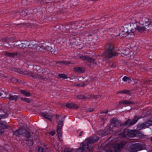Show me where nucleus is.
Listing matches in <instances>:
<instances>
[{"label":"nucleus","mask_w":152,"mask_h":152,"mask_svg":"<svg viewBox=\"0 0 152 152\" xmlns=\"http://www.w3.org/2000/svg\"><path fill=\"white\" fill-rule=\"evenodd\" d=\"M14 134L16 136L24 137L26 143L29 146L33 144V139L36 138L32 132L22 129H19L17 130L14 133Z\"/></svg>","instance_id":"f257e3e1"},{"label":"nucleus","mask_w":152,"mask_h":152,"mask_svg":"<svg viewBox=\"0 0 152 152\" xmlns=\"http://www.w3.org/2000/svg\"><path fill=\"white\" fill-rule=\"evenodd\" d=\"M136 26L133 25L127 24L124 25L120 29V32L116 36H119L121 37H124L127 36L129 38H133L134 37Z\"/></svg>","instance_id":"f03ea898"},{"label":"nucleus","mask_w":152,"mask_h":152,"mask_svg":"<svg viewBox=\"0 0 152 152\" xmlns=\"http://www.w3.org/2000/svg\"><path fill=\"white\" fill-rule=\"evenodd\" d=\"M140 118V117L138 118L137 116H135L134 117L132 120H128L126 121L123 124H120V123L118 120L114 118L111 120L110 124L113 127H117L120 125L119 128H121L123 126H129L134 125Z\"/></svg>","instance_id":"7ed1b4c3"},{"label":"nucleus","mask_w":152,"mask_h":152,"mask_svg":"<svg viewBox=\"0 0 152 152\" xmlns=\"http://www.w3.org/2000/svg\"><path fill=\"white\" fill-rule=\"evenodd\" d=\"M34 68V69L36 70L34 73H33L32 72L30 71L27 72V73L25 74L33 78L39 80L42 79L44 80H48V77L42 75H44V74L41 72L42 70L39 69V67L38 66H36Z\"/></svg>","instance_id":"20e7f679"},{"label":"nucleus","mask_w":152,"mask_h":152,"mask_svg":"<svg viewBox=\"0 0 152 152\" xmlns=\"http://www.w3.org/2000/svg\"><path fill=\"white\" fill-rule=\"evenodd\" d=\"M28 47L27 52L30 54L36 51L37 44L34 41H24L21 42V48H24Z\"/></svg>","instance_id":"39448f33"},{"label":"nucleus","mask_w":152,"mask_h":152,"mask_svg":"<svg viewBox=\"0 0 152 152\" xmlns=\"http://www.w3.org/2000/svg\"><path fill=\"white\" fill-rule=\"evenodd\" d=\"M145 148V146L144 144L135 143L130 145L128 149L130 152H137L144 149Z\"/></svg>","instance_id":"423d86ee"},{"label":"nucleus","mask_w":152,"mask_h":152,"mask_svg":"<svg viewBox=\"0 0 152 152\" xmlns=\"http://www.w3.org/2000/svg\"><path fill=\"white\" fill-rule=\"evenodd\" d=\"M99 138L97 137H94L92 138L89 137L88 139H86L83 142V149L87 150L88 149L89 150H91L92 149V147H88V145H87L86 147H85L84 146L86 144L89 143L90 145L91 144L93 143L94 142H96L99 140Z\"/></svg>","instance_id":"0eeeda50"},{"label":"nucleus","mask_w":152,"mask_h":152,"mask_svg":"<svg viewBox=\"0 0 152 152\" xmlns=\"http://www.w3.org/2000/svg\"><path fill=\"white\" fill-rule=\"evenodd\" d=\"M114 47L113 45H109L106 51L103 54V56H105L107 58H110L113 56H115L117 53L115 52Z\"/></svg>","instance_id":"6e6552de"},{"label":"nucleus","mask_w":152,"mask_h":152,"mask_svg":"<svg viewBox=\"0 0 152 152\" xmlns=\"http://www.w3.org/2000/svg\"><path fill=\"white\" fill-rule=\"evenodd\" d=\"M131 25H133L134 26H136V27L135 28V31L136 30H137L139 32H142L145 31L146 29L150 30L152 27L151 25H140L139 26L137 25L136 24L132 23Z\"/></svg>","instance_id":"1a4fd4ad"},{"label":"nucleus","mask_w":152,"mask_h":152,"mask_svg":"<svg viewBox=\"0 0 152 152\" xmlns=\"http://www.w3.org/2000/svg\"><path fill=\"white\" fill-rule=\"evenodd\" d=\"M151 121H149L146 122L142 123L141 124H138L137 125V130L139 131L143 129H145L148 127L152 125Z\"/></svg>","instance_id":"9d476101"},{"label":"nucleus","mask_w":152,"mask_h":152,"mask_svg":"<svg viewBox=\"0 0 152 152\" xmlns=\"http://www.w3.org/2000/svg\"><path fill=\"white\" fill-rule=\"evenodd\" d=\"M115 133L116 135H118L120 137H126L129 134L128 131L127 129H122L119 131H116Z\"/></svg>","instance_id":"9b49d317"},{"label":"nucleus","mask_w":152,"mask_h":152,"mask_svg":"<svg viewBox=\"0 0 152 152\" xmlns=\"http://www.w3.org/2000/svg\"><path fill=\"white\" fill-rule=\"evenodd\" d=\"M125 144V142L116 143L114 144L113 146V148L115 152H120L121 148Z\"/></svg>","instance_id":"f8f14e48"},{"label":"nucleus","mask_w":152,"mask_h":152,"mask_svg":"<svg viewBox=\"0 0 152 152\" xmlns=\"http://www.w3.org/2000/svg\"><path fill=\"white\" fill-rule=\"evenodd\" d=\"M148 19L146 17L143 18L141 20H139L138 19L136 20V23H139L140 25H151L148 22Z\"/></svg>","instance_id":"ddd939ff"},{"label":"nucleus","mask_w":152,"mask_h":152,"mask_svg":"<svg viewBox=\"0 0 152 152\" xmlns=\"http://www.w3.org/2000/svg\"><path fill=\"white\" fill-rule=\"evenodd\" d=\"M5 97L9 99V100L14 101H16L19 98L18 96L14 94H7Z\"/></svg>","instance_id":"4468645a"},{"label":"nucleus","mask_w":152,"mask_h":152,"mask_svg":"<svg viewBox=\"0 0 152 152\" xmlns=\"http://www.w3.org/2000/svg\"><path fill=\"white\" fill-rule=\"evenodd\" d=\"M80 42V41L78 38L75 37H72L71 39L70 44H73L78 45H79V43Z\"/></svg>","instance_id":"2eb2a0df"},{"label":"nucleus","mask_w":152,"mask_h":152,"mask_svg":"<svg viewBox=\"0 0 152 152\" xmlns=\"http://www.w3.org/2000/svg\"><path fill=\"white\" fill-rule=\"evenodd\" d=\"M4 54L5 56L12 57H14L16 56H20L19 53L18 52L10 53L7 52H5L4 53Z\"/></svg>","instance_id":"dca6fc26"},{"label":"nucleus","mask_w":152,"mask_h":152,"mask_svg":"<svg viewBox=\"0 0 152 152\" xmlns=\"http://www.w3.org/2000/svg\"><path fill=\"white\" fill-rule=\"evenodd\" d=\"M66 106L67 108L69 109H77L78 108L77 105L72 103L66 104Z\"/></svg>","instance_id":"f3484780"},{"label":"nucleus","mask_w":152,"mask_h":152,"mask_svg":"<svg viewBox=\"0 0 152 152\" xmlns=\"http://www.w3.org/2000/svg\"><path fill=\"white\" fill-rule=\"evenodd\" d=\"M85 70V69L82 67H77L74 68L73 69L74 72L80 73L83 72Z\"/></svg>","instance_id":"a211bd4d"},{"label":"nucleus","mask_w":152,"mask_h":152,"mask_svg":"<svg viewBox=\"0 0 152 152\" xmlns=\"http://www.w3.org/2000/svg\"><path fill=\"white\" fill-rule=\"evenodd\" d=\"M15 44L13 42H6L4 44V45L6 47L8 48H12L14 47Z\"/></svg>","instance_id":"6ab92c4d"},{"label":"nucleus","mask_w":152,"mask_h":152,"mask_svg":"<svg viewBox=\"0 0 152 152\" xmlns=\"http://www.w3.org/2000/svg\"><path fill=\"white\" fill-rule=\"evenodd\" d=\"M42 115L45 118L50 121H52V117L50 115H49L47 113H41Z\"/></svg>","instance_id":"aec40b11"},{"label":"nucleus","mask_w":152,"mask_h":152,"mask_svg":"<svg viewBox=\"0 0 152 152\" xmlns=\"http://www.w3.org/2000/svg\"><path fill=\"white\" fill-rule=\"evenodd\" d=\"M134 102L129 100H123L121 101L119 104V105H121L122 104H134Z\"/></svg>","instance_id":"412c9836"},{"label":"nucleus","mask_w":152,"mask_h":152,"mask_svg":"<svg viewBox=\"0 0 152 152\" xmlns=\"http://www.w3.org/2000/svg\"><path fill=\"white\" fill-rule=\"evenodd\" d=\"M121 52L119 54H121L123 56H126L129 54V51L128 50H126L125 49H121Z\"/></svg>","instance_id":"4be33fe9"},{"label":"nucleus","mask_w":152,"mask_h":152,"mask_svg":"<svg viewBox=\"0 0 152 152\" xmlns=\"http://www.w3.org/2000/svg\"><path fill=\"white\" fill-rule=\"evenodd\" d=\"M65 116H64L62 118V121H59L58 122L57 129L61 130L63 126V122L64 121Z\"/></svg>","instance_id":"5701e85b"},{"label":"nucleus","mask_w":152,"mask_h":152,"mask_svg":"<svg viewBox=\"0 0 152 152\" xmlns=\"http://www.w3.org/2000/svg\"><path fill=\"white\" fill-rule=\"evenodd\" d=\"M80 58H82L83 59L85 60L86 59L87 60H88V61H89L91 62L94 63L95 64H96V62L95 61L94 59L91 58H90L89 57H88L86 56H80Z\"/></svg>","instance_id":"b1692460"},{"label":"nucleus","mask_w":152,"mask_h":152,"mask_svg":"<svg viewBox=\"0 0 152 152\" xmlns=\"http://www.w3.org/2000/svg\"><path fill=\"white\" fill-rule=\"evenodd\" d=\"M37 48L36 51L38 50L39 51H43L45 50V46L44 45H38L37 44Z\"/></svg>","instance_id":"393cba45"},{"label":"nucleus","mask_w":152,"mask_h":152,"mask_svg":"<svg viewBox=\"0 0 152 152\" xmlns=\"http://www.w3.org/2000/svg\"><path fill=\"white\" fill-rule=\"evenodd\" d=\"M0 127L3 128H7L8 126H7L6 123L4 121H0Z\"/></svg>","instance_id":"a878e982"},{"label":"nucleus","mask_w":152,"mask_h":152,"mask_svg":"<svg viewBox=\"0 0 152 152\" xmlns=\"http://www.w3.org/2000/svg\"><path fill=\"white\" fill-rule=\"evenodd\" d=\"M20 92L22 94L26 96H29L31 95L30 93L28 91L24 90H20Z\"/></svg>","instance_id":"bb28decb"},{"label":"nucleus","mask_w":152,"mask_h":152,"mask_svg":"<svg viewBox=\"0 0 152 152\" xmlns=\"http://www.w3.org/2000/svg\"><path fill=\"white\" fill-rule=\"evenodd\" d=\"M122 80L128 83H130L132 80V79L126 76L124 77L122 79Z\"/></svg>","instance_id":"cd10ccee"},{"label":"nucleus","mask_w":152,"mask_h":152,"mask_svg":"<svg viewBox=\"0 0 152 152\" xmlns=\"http://www.w3.org/2000/svg\"><path fill=\"white\" fill-rule=\"evenodd\" d=\"M94 96H94V95H88L86 96H85L86 98L85 99H89L90 100H91L93 99V98L94 97Z\"/></svg>","instance_id":"c85d7f7f"},{"label":"nucleus","mask_w":152,"mask_h":152,"mask_svg":"<svg viewBox=\"0 0 152 152\" xmlns=\"http://www.w3.org/2000/svg\"><path fill=\"white\" fill-rule=\"evenodd\" d=\"M20 15L22 17H24L27 15V14L26 11L23 10L20 12Z\"/></svg>","instance_id":"c756f323"},{"label":"nucleus","mask_w":152,"mask_h":152,"mask_svg":"<svg viewBox=\"0 0 152 152\" xmlns=\"http://www.w3.org/2000/svg\"><path fill=\"white\" fill-rule=\"evenodd\" d=\"M57 132L58 133V136L60 139V138H61L62 137L61 130L57 129Z\"/></svg>","instance_id":"7c9ffc66"},{"label":"nucleus","mask_w":152,"mask_h":152,"mask_svg":"<svg viewBox=\"0 0 152 152\" xmlns=\"http://www.w3.org/2000/svg\"><path fill=\"white\" fill-rule=\"evenodd\" d=\"M82 144V149L80 147L77 149L75 152H82L83 150H86L83 149V143Z\"/></svg>","instance_id":"2f4dec72"},{"label":"nucleus","mask_w":152,"mask_h":152,"mask_svg":"<svg viewBox=\"0 0 152 152\" xmlns=\"http://www.w3.org/2000/svg\"><path fill=\"white\" fill-rule=\"evenodd\" d=\"M21 99L22 101H24L28 103H30L31 102V100L22 97Z\"/></svg>","instance_id":"473e14b6"},{"label":"nucleus","mask_w":152,"mask_h":152,"mask_svg":"<svg viewBox=\"0 0 152 152\" xmlns=\"http://www.w3.org/2000/svg\"><path fill=\"white\" fill-rule=\"evenodd\" d=\"M64 151L65 152H74L75 151V150L74 149L66 148L65 149Z\"/></svg>","instance_id":"72a5a7b5"},{"label":"nucleus","mask_w":152,"mask_h":152,"mask_svg":"<svg viewBox=\"0 0 152 152\" xmlns=\"http://www.w3.org/2000/svg\"><path fill=\"white\" fill-rule=\"evenodd\" d=\"M21 41H17L16 42V46H18L19 48H21Z\"/></svg>","instance_id":"f704fd0d"},{"label":"nucleus","mask_w":152,"mask_h":152,"mask_svg":"<svg viewBox=\"0 0 152 152\" xmlns=\"http://www.w3.org/2000/svg\"><path fill=\"white\" fill-rule=\"evenodd\" d=\"M61 63H62L63 64H64L66 65H69L70 64H72L69 61H62L61 62Z\"/></svg>","instance_id":"c9c22d12"},{"label":"nucleus","mask_w":152,"mask_h":152,"mask_svg":"<svg viewBox=\"0 0 152 152\" xmlns=\"http://www.w3.org/2000/svg\"><path fill=\"white\" fill-rule=\"evenodd\" d=\"M38 151L39 152H45L43 148L42 147H40L38 148Z\"/></svg>","instance_id":"e433bc0d"},{"label":"nucleus","mask_w":152,"mask_h":152,"mask_svg":"<svg viewBox=\"0 0 152 152\" xmlns=\"http://www.w3.org/2000/svg\"><path fill=\"white\" fill-rule=\"evenodd\" d=\"M7 116L8 115L6 114L2 115L0 114V119L2 118H5L7 117Z\"/></svg>","instance_id":"4c0bfd02"},{"label":"nucleus","mask_w":152,"mask_h":152,"mask_svg":"<svg viewBox=\"0 0 152 152\" xmlns=\"http://www.w3.org/2000/svg\"><path fill=\"white\" fill-rule=\"evenodd\" d=\"M45 50L47 51H50L51 49V47H50L49 46H46L45 47Z\"/></svg>","instance_id":"58836bf2"},{"label":"nucleus","mask_w":152,"mask_h":152,"mask_svg":"<svg viewBox=\"0 0 152 152\" xmlns=\"http://www.w3.org/2000/svg\"><path fill=\"white\" fill-rule=\"evenodd\" d=\"M85 83L83 82L81 83H80L76 84L75 85V86H83L84 85Z\"/></svg>","instance_id":"ea45409f"},{"label":"nucleus","mask_w":152,"mask_h":152,"mask_svg":"<svg viewBox=\"0 0 152 152\" xmlns=\"http://www.w3.org/2000/svg\"><path fill=\"white\" fill-rule=\"evenodd\" d=\"M128 91L126 90H122L118 92V93H122L124 94H126L128 93Z\"/></svg>","instance_id":"a19ab883"},{"label":"nucleus","mask_w":152,"mask_h":152,"mask_svg":"<svg viewBox=\"0 0 152 152\" xmlns=\"http://www.w3.org/2000/svg\"><path fill=\"white\" fill-rule=\"evenodd\" d=\"M77 98L79 99H84L86 98L85 96L83 95H79L78 96H77Z\"/></svg>","instance_id":"79ce46f5"},{"label":"nucleus","mask_w":152,"mask_h":152,"mask_svg":"<svg viewBox=\"0 0 152 152\" xmlns=\"http://www.w3.org/2000/svg\"><path fill=\"white\" fill-rule=\"evenodd\" d=\"M48 133L50 135L52 136H53L55 134V131L53 130V131H51L50 132H48Z\"/></svg>","instance_id":"37998d69"},{"label":"nucleus","mask_w":152,"mask_h":152,"mask_svg":"<svg viewBox=\"0 0 152 152\" xmlns=\"http://www.w3.org/2000/svg\"><path fill=\"white\" fill-rule=\"evenodd\" d=\"M59 77L61 78H65L66 76L63 74H61L59 75Z\"/></svg>","instance_id":"c03bdc74"},{"label":"nucleus","mask_w":152,"mask_h":152,"mask_svg":"<svg viewBox=\"0 0 152 152\" xmlns=\"http://www.w3.org/2000/svg\"><path fill=\"white\" fill-rule=\"evenodd\" d=\"M110 132V130L108 129L105 132H104L103 134V136H105L108 134Z\"/></svg>","instance_id":"a18cd8bd"},{"label":"nucleus","mask_w":152,"mask_h":152,"mask_svg":"<svg viewBox=\"0 0 152 152\" xmlns=\"http://www.w3.org/2000/svg\"><path fill=\"white\" fill-rule=\"evenodd\" d=\"M4 132V129H0V135H2L3 134Z\"/></svg>","instance_id":"49530a36"},{"label":"nucleus","mask_w":152,"mask_h":152,"mask_svg":"<svg viewBox=\"0 0 152 152\" xmlns=\"http://www.w3.org/2000/svg\"><path fill=\"white\" fill-rule=\"evenodd\" d=\"M95 96L93 98V99H95V98H99L101 97V96L99 95H94Z\"/></svg>","instance_id":"de8ad7c7"},{"label":"nucleus","mask_w":152,"mask_h":152,"mask_svg":"<svg viewBox=\"0 0 152 152\" xmlns=\"http://www.w3.org/2000/svg\"><path fill=\"white\" fill-rule=\"evenodd\" d=\"M94 110L93 108L90 109H89L88 110H87V112H88V111L92 112V111H93Z\"/></svg>","instance_id":"09e8293b"},{"label":"nucleus","mask_w":152,"mask_h":152,"mask_svg":"<svg viewBox=\"0 0 152 152\" xmlns=\"http://www.w3.org/2000/svg\"><path fill=\"white\" fill-rule=\"evenodd\" d=\"M126 48H127L128 49H129L130 48V46L129 45H127L126 46Z\"/></svg>","instance_id":"8fccbe9b"},{"label":"nucleus","mask_w":152,"mask_h":152,"mask_svg":"<svg viewBox=\"0 0 152 152\" xmlns=\"http://www.w3.org/2000/svg\"><path fill=\"white\" fill-rule=\"evenodd\" d=\"M87 145V144H86V145L84 146V147H86ZM88 146L89 147H92V146H91V145H90L89 143L88 144Z\"/></svg>","instance_id":"3c124183"},{"label":"nucleus","mask_w":152,"mask_h":152,"mask_svg":"<svg viewBox=\"0 0 152 152\" xmlns=\"http://www.w3.org/2000/svg\"><path fill=\"white\" fill-rule=\"evenodd\" d=\"M83 133V131L81 132L80 133V134H79V136H81V135H82L81 134H82Z\"/></svg>","instance_id":"603ef678"},{"label":"nucleus","mask_w":152,"mask_h":152,"mask_svg":"<svg viewBox=\"0 0 152 152\" xmlns=\"http://www.w3.org/2000/svg\"><path fill=\"white\" fill-rule=\"evenodd\" d=\"M108 110H106L105 112H103L102 113H108Z\"/></svg>","instance_id":"864d4df0"},{"label":"nucleus","mask_w":152,"mask_h":152,"mask_svg":"<svg viewBox=\"0 0 152 152\" xmlns=\"http://www.w3.org/2000/svg\"><path fill=\"white\" fill-rule=\"evenodd\" d=\"M149 58L150 59H152V55H150L149 56Z\"/></svg>","instance_id":"5fc2aeb1"},{"label":"nucleus","mask_w":152,"mask_h":152,"mask_svg":"<svg viewBox=\"0 0 152 152\" xmlns=\"http://www.w3.org/2000/svg\"><path fill=\"white\" fill-rule=\"evenodd\" d=\"M51 52L52 53H53L54 54H56L55 52L54 51L51 50Z\"/></svg>","instance_id":"6e6d98bb"},{"label":"nucleus","mask_w":152,"mask_h":152,"mask_svg":"<svg viewBox=\"0 0 152 152\" xmlns=\"http://www.w3.org/2000/svg\"><path fill=\"white\" fill-rule=\"evenodd\" d=\"M106 152H113V151H112L109 150L107 151Z\"/></svg>","instance_id":"4d7b16f0"},{"label":"nucleus","mask_w":152,"mask_h":152,"mask_svg":"<svg viewBox=\"0 0 152 152\" xmlns=\"http://www.w3.org/2000/svg\"><path fill=\"white\" fill-rule=\"evenodd\" d=\"M72 34L74 35H76V34L75 33V32H74V33H72Z\"/></svg>","instance_id":"13d9d810"},{"label":"nucleus","mask_w":152,"mask_h":152,"mask_svg":"<svg viewBox=\"0 0 152 152\" xmlns=\"http://www.w3.org/2000/svg\"><path fill=\"white\" fill-rule=\"evenodd\" d=\"M56 142L54 141L53 142V144L54 145H57L56 144Z\"/></svg>","instance_id":"bf43d9fd"},{"label":"nucleus","mask_w":152,"mask_h":152,"mask_svg":"<svg viewBox=\"0 0 152 152\" xmlns=\"http://www.w3.org/2000/svg\"><path fill=\"white\" fill-rule=\"evenodd\" d=\"M2 95V94L1 93V92H0V96H1Z\"/></svg>","instance_id":"052dcab7"},{"label":"nucleus","mask_w":152,"mask_h":152,"mask_svg":"<svg viewBox=\"0 0 152 152\" xmlns=\"http://www.w3.org/2000/svg\"><path fill=\"white\" fill-rule=\"evenodd\" d=\"M151 141H152V137L151 138Z\"/></svg>","instance_id":"680f3d73"},{"label":"nucleus","mask_w":152,"mask_h":152,"mask_svg":"<svg viewBox=\"0 0 152 152\" xmlns=\"http://www.w3.org/2000/svg\"><path fill=\"white\" fill-rule=\"evenodd\" d=\"M17 72H18V71H17ZM18 72L19 73H21V72H20V71H19Z\"/></svg>","instance_id":"e2e57ef3"},{"label":"nucleus","mask_w":152,"mask_h":152,"mask_svg":"<svg viewBox=\"0 0 152 152\" xmlns=\"http://www.w3.org/2000/svg\"><path fill=\"white\" fill-rule=\"evenodd\" d=\"M59 40H61V38H60L59 39H58Z\"/></svg>","instance_id":"0e129e2a"},{"label":"nucleus","mask_w":152,"mask_h":152,"mask_svg":"<svg viewBox=\"0 0 152 152\" xmlns=\"http://www.w3.org/2000/svg\"><path fill=\"white\" fill-rule=\"evenodd\" d=\"M151 123H152V121H151Z\"/></svg>","instance_id":"69168bd1"},{"label":"nucleus","mask_w":152,"mask_h":152,"mask_svg":"<svg viewBox=\"0 0 152 152\" xmlns=\"http://www.w3.org/2000/svg\"><path fill=\"white\" fill-rule=\"evenodd\" d=\"M0 152H2V151H0Z\"/></svg>","instance_id":"338daca9"},{"label":"nucleus","mask_w":152,"mask_h":152,"mask_svg":"<svg viewBox=\"0 0 152 152\" xmlns=\"http://www.w3.org/2000/svg\"><path fill=\"white\" fill-rule=\"evenodd\" d=\"M132 136H134V135L133 136H131L132 137Z\"/></svg>","instance_id":"774afa93"}]
</instances>
